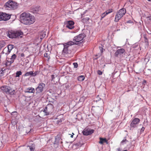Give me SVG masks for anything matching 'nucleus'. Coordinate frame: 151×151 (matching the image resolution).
<instances>
[{"label":"nucleus","instance_id":"1","mask_svg":"<svg viewBox=\"0 0 151 151\" xmlns=\"http://www.w3.org/2000/svg\"><path fill=\"white\" fill-rule=\"evenodd\" d=\"M21 22L24 24L29 25L33 23L35 21V17L28 12H23L20 16Z\"/></svg>","mask_w":151,"mask_h":151},{"label":"nucleus","instance_id":"2","mask_svg":"<svg viewBox=\"0 0 151 151\" xmlns=\"http://www.w3.org/2000/svg\"><path fill=\"white\" fill-rule=\"evenodd\" d=\"M4 6L8 10H14L17 8L18 4L13 1L9 0L6 3Z\"/></svg>","mask_w":151,"mask_h":151},{"label":"nucleus","instance_id":"3","mask_svg":"<svg viewBox=\"0 0 151 151\" xmlns=\"http://www.w3.org/2000/svg\"><path fill=\"white\" fill-rule=\"evenodd\" d=\"M126 13V10L125 9L122 8L120 9L116 13L114 20L115 22H118L120 19Z\"/></svg>","mask_w":151,"mask_h":151},{"label":"nucleus","instance_id":"4","mask_svg":"<svg viewBox=\"0 0 151 151\" xmlns=\"http://www.w3.org/2000/svg\"><path fill=\"white\" fill-rule=\"evenodd\" d=\"M85 37V35L84 34H81L77 35L74 38L73 41L76 42L75 45H79L81 44L83 42V38Z\"/></svg>","mask_w":151,"mask_h":151},{"label":"nucleus","instance_id":"5","mask_svg":"<svg viewBox=\"0 0 151 151\" xmlns=\"http://www.w3.org/2000/svg\"><path fill=\"white\" fill-rule=\"evenodd\" d=\"M53 108V106L52 104L47 105L44 111L45 115H47L51 114L54 111Z\"/></svg>","mask_w":151,"mask_h":151},{"label":"nucleus","instance_id":"6","mask_svg":"<svg viewBox=\"0 0 151 151\" xmlns=\"http://www.w3.org/2000/svg\"><path fill=\"white\" fill-rule=\"evenodd\" d=\"M11 15L0 12V21H7L10 18Z\"/></svg>","mask_w":151,"mask_h":151},{"label":"nucleus","instance_id":"7","mask_svg":"<svg viewBox=\"0 0 151 151\" xmlns=\"http://www.w3.org/2000/svg\"><path fill=\"white\" fill-rule=\"evenodd\" d=\"M45 86V84L42 83L39 84L38 87L35 89L36 93L39 94V97L40 96V93H42L43 90V88Z\"/></svg>","mask_w":151,"mask_h":151},{"label":"nucleus","instance_id":"8","mask_svg":"<svg viewBox=\"0 0 151 151\" xmlns=\"http://www.w3.org/2000/svg\"><path fill=\"white\" fill-rule=\"evenodd\" d=\"M140 122V120L139 119L137 118H134L132 120L130 123V127L133 128L136 127Z\"/></svg>","mask_w":151,"mask_h":151},{"label":"nucleus","instance_id":"9","mask_svg":"<svg viewBox=\"0 0 151 151\" xmlns=\"http://www.w3.org/2000/svg\"><path fill=\"white\" fill-rule=\"evenodd\" d=\"M94 130L93 129H88L86 128H85L83 131V134L85 135H88L91 134L93 133Z\"/></svg>","mask_w":151,"mask_h":151},{"label":"nucleus","instance_id":"10","mask_svg":"<svg viewBox=\"0 0 151 151\" xmlns=\"http://www.w3.org/2000/svg\"><path fill=\"white\" fill-rule=\"evenodd\" d=\"M7 36L10 38H16V31L13 30L8 31Z\"/></svg>","mask_w":151,"mask_h":151},{"label":"nucleus","instance_id":"11","mask_svg":"<svg viewBox=\"0 0 151 151\" xmlns=\"http://www.w3.org/2000/svg\"><path fill=\"white\" fill-rule=\"evenodd\" d=\"M74 23L73 21H69L67 22L66 27L69 29H72L74 27Z\"/></svg>","mask_w":151,"mask_h":151},{"label":"nucleus","instance_id":"12","mask_svg":"<svg viewBox=\"0 0 151 151\" xmlns=\"http://www.w3.org/2000/svg\"><path fill=\"white\" fill-rule=\"evenodd\" d=\"M125 51L124 49L123 48L119 49L115 53L114 55L115 56L117 57L119 55H121Z\"/></svg>","mask_w":151,"mask_h":151},{"label":"nucleus","instance_id":"13","mask_svg":"<svg viewBox=\"0 0 151 151\" xmlns=\"http://www.w3.org/2000/svg\"><path fill=\"white\" fill-rule=\"evenodd\" d=\"M39 7L36 6H32L30 9L31 12L34 13H37L39 12Z\"/></svg>","mask_w":151,"mask_h":151},{"label":"nucleus","instance_id":"14","mask_svg":"<svg viewBox=\"0 0 151 151\" xmlns=\"http://www.w3.org/2000/svg\"><path fill=\"white\" fill-rule=\"evenodd\" d=\"M9 88V87L7 86H4L1 87V89L4 93H7L8 89Z\"/></svg>","mask_w":151,"mask_h":151},{"label":"nucleus","instance_id":"15","mask_svg":"<svg viewBox=\"0 0 151 151\" xmlns=\"http://www.w3.org/2000/svg\"><path fill=\"white\" fill-rule=\"evenodd\" d=\"M23 35V33L20 30L16 31V38L19 37H22Z\"/></svg>","mask_w":151,"mask_h":151},{"label":"nucleus","instance_id":"16","mask_svg":"<svg viewBox=\"0 0 151 151\" xmlns=\"http://www.w3.org/2000/svg\"><path fill=\"white\" fill-rule=\"evenodd\" d=\"M68 46L67 45H65V44L64 45V48L63 50V52L67 54L68 53Z\"/></svg>","mask_w":151,"mask_h":151},{"label":"nucleus","instance_id":"17","mask_svg":"<svg viewBox=\"0 0 151 151\" xmlns=\"http://www.w3.org/2000/svg\"><path fill=\"white\" fill-rule=\"evenodd\" d=\"M100 141L99 142V143L101 144H102L104 142L107 143V140L105 138H103L101 137L99 138Z\"/></svg>","mask_w":151,"mask_h":151},{"label":"nucleus","instance_id":"18","mask_svg":"<svg viewBox=\"0 0 151 151\" xmlns=\"http://www.w3.org/2000/svg\"><path fill=\"white\" fill-rule=\"evenodd\" d=\"M27 92L29 93H34L35 92V89L32 88H28L27 89Z\"/></svg>","mask_w":151,"mask_h":151},{"label":"nucleus","instance_id":"19","mask_svg":"<svg viewBox=\"0 0 151 151\" xmlns=\"http://www.w3.org/2000/svg\"><path fill=\"white\" fill-rule=\"evenodd\" d=\"M24 76L33 77V71H30L26 72L24 74Z\"/></svg>","mask_w":151,"mask_h":151},{"label":"nucleus","instance_id":"20","mask_svg":"<svg viewBox=\"0 0 151 151\" xmlns=\"http://www.w3.org/2000/svg\"><path fill=\"white\" fill-rule=\"evenodd\" d=\"M14 90L9 87V88L8 89L7 93L12 95L14 94Z\"/></svg>","mask_w":151,"mask_h":151},{"label":"nucleus","instance_id":"21","mask_svg":"<svg viewBox=\"0 0 151 151\" xmlns=\"http://www.w3.org/2000/svg\"><path fill=\"white\" fill-rule=\"evenodd\" d=\"M14 47V45H9L8 46V52H10L12 50Z\"/></svg>","mask_w":151,"mask_h":151},{"label":"nucleus","instance_id":"22","mask_svg":"<svg viewBox=\"0 0 151 151\" xmlns=\"http://www.w3.org/2000/svg\"><path fill=\"white\" fill-rule=\"evenodd\" d=\"M39 35L40 39L42 40L45 36V32H42L40 33Z\"/></svg>","mask_w":151,"mask_h":151},{"label":"nucleus","instance_id":"23","mask_svg":"<svg viewBox=\"0 0 151 151\" xmlns=\"http://www.w3.org/2000/svg\"><path fill=\"white\" fill-rule=\"evenodd\" d=\"M5 44L4 41H0V50L5 46Z\"/></svg>","mask_w":151,"mask_h":151},{"label":"nucleus","instance_id":"24","mask_svg":"<svg viewBox=\"0 0 151 151\" xmlns=\"http://www.w3.org/2000/svg\"><path fill=\"white\" fill-rule=\"evenodd\" d=\"M16 58L17 56L15 54H14L12 55L11 58V60L12 61V63H13L14 62V60L16 59Z\"/></svg>","mask_w":151,"mask_h":151},{"label":"nucleus","instance_id":"25","mask_svg":"<svg viewBox=\"0 0 151 151\" xmlns=\"http://www.w3.org/2000/svg\"><path fill=\"white\" fill-rule=\"evenodd\" d=\"M12 63H12L11 60L10 61H9L8 60H7L5 63V65L7 67H9L11 66V64Z\"/></svg>","mask_w":151,"mask_h":151},{"label":"nucleus","instance_id":"26","mask_svg":"<svg viewBox=\"0 0 151 151\" xmlns=\"http://www.w3.org/2000/svg\"><path fill=\"white\" fill-rule=\"evenodd\" d=\"M76 42H73L72 41H70L67 42L66 44H65V45H72L75 44Z\"/></svg>","mask_w":151,"mask_h":151},{"label":"nucleus","instance_id":"27","mask_svg":"<svg viewBox=\"0 0 151 151\" xmlns=\"http://www.w3.org/2000/svg\"><path fill=\"white\" fill-rule=\"evenodd\" d=\"M128 142V141L127 140L126 137H125L124 139H123L121 142V144L123 145L126 144L127 142Z\"/></svg>","mask_w":151,"mask_h":151},{"label":"nucleus","instance_id":"28","mask_svg":"<svg viewBox=\"0 0 151 151\" xmlns=\"http://www.w3.org/2000/svg\"><path fill=\"white\" fill-rule=\"evenodd\" d=\"M84 76H81L78 77V80L79 81H82L84 80Z\"/></svg>","mask_w":151,"mask_h":151},{"label":"nucleus","instance_id":"29","mask_svg":"<svg viewBox=\"0 0 151 151\" xmlns=\"http://www.w3.org/2000/svg\"><path fill=\"white\" fill-rule=\"evenodd\" d=\"M22 73L21 71H17L16 73V77H19L22 74Z\"/></svg>","mask_w":151,"mask_h":151},{"label":"nucleus","instance_id":"30","mask_svg":"<svg viewBox=\"0 0 151 151\" xmlns=\"http://www.w3.org/2000/svg\"><path fill=\"white\" fill-rule=\"evenodd\" d=\"M112 11H113V9H110L107 10L105 12V13H106V14L107 15L108 14L112 12Z\"/></svg>","mask_w":151,"mask_h":151},{"label":"nucleus","instance_id":"31","mask_svg":"<svg viewBox=\"0 0 151 151\" xmlns=\"http://www.w3.org/2000/svg\"><path fill=\"white\" fill-rule=\"evenodd\" d=\"M101 99L100 97H99V96L98 95L96 96V98L95 99L94 101L97 102V101H99Z\"/></svg>","mask_w":151,"mask_h":151},{"label":"nucleus","instance_id":"32","mask_svg":"<svg viewBox=\"0 0 151 151\" xmlns=\"http://www.w3.org/2000/svg\"><path fill=\"white\" fill-rule=\"evenodd\" d=\"M39 73V72L38 71H36L33 73V77H35Z\"/></svg>","mask_w":151,"mask_h":151},{"label":"nucleus","instance_id":"33","mask_svg":"<svg viewBox=\"0 0 151 151\" xmlns=\"http://www.w3.org/2000/svg\"><path fill=\"white\" fill-rule=\"evenodd\" d=\"M107 14H106V13H105V12L102 13L101 15V19L104 18L106 15Z\"/></svg>","mask_w":151,"mask_h":151},{"label":"nucleus","instance_id":"34","mask_svg":"<svg viewBox=\"0 0 151 151\" xmlns=\"http://www.w3.org/2000/svg\"><path fill=\"white\" fill-rule=\"evenodd\" d=\"M75 68H77L78 67V64L77 63H74L73 64Z\"/></svg>","mask_w":151,"mask_h":151},{"label":"nucleus","instance_id":"35","mask_svg":"<svg viewBox=\"0 0 151 151\" xmlns=\"http://www.w3.org/2000/svg\"><path fill=\"white\" fill-rule=\"evenodd\" d=\"M62 122V120L61 119H60L59 120H58L57 121V123L58 124H60Z\"/></svg>","mask_w":151,"mask_h":151},{"label":"nucleus","instance_id":"36","mask_svg":"<svg viewBox=\"0 0 151 151\" xmlns=\"http://www.w3.org/2000/svg\"><path fill=\"white\" fill-rule=\"evenodd\" d=\"M97 73L100 75H101L102 74V72L100 70H98V71H97Z\"/></svg>","mask_w":151,"mask_h":151},{"label":"nucleus","instance_id":"37","mask_svg":"<svg viewBox=\"0 0 151 151\" xmlns=\"http://www.w3.org/2000/svg\"><path fill=\"white\" fill-rule=\"evenodd\" d=\"M99 48L100 50L101 53H102L103 52V47H100V46H99Z\"/></svg>","mask_w":151,"mask_h":151},{"label":"nucleus","instance_id":"38","mask_svg":"<svg viewBox=\"0 0 151 151\" xmlns=\"http://www.w3.org/2000/svg\"><path fill=\"white\" fill-rule=\"evenodd\" d=\"M29 149L31 151H33V148L31 146H29Z\"/></svg>","mask_w":151,"mask_h":151},{"label":"nucleus","instance_id":"39","mask_svg":"<svg viewBox=\"0 0 151 151\" xmlns=\"http://www.w3.org/2000/svg\"><path fill=\"white\" fill-rule=\"evenodd\" d=\"M51 77L52 78V80H53V79L54 78V75H52L51 76Z\"/></svg>","mask_w":151,"mask_h":151},{"label":"nucleus","instance_id":"40","mask_svg":"<svg viewBox=\"0 0 151 151\" xmlns=\"http://www.w3.org/2000/svg\"><path fill=\"white\" fill-rule=\"evenodd\" d=\"M145 129V127H142L141 129V132H142L144 131V130Z\"/></svg>","mask_w":151,"mask_h":151},{"label":"nucleus","instance_id":"41","mask_svg":"<svg viewBox=\"0 0 151 151\" xmlns=\"http://www.w3.org/2000/svg\"><path fill=\"white\" fill-rule=\"evenodd\" d=\"M20 56L22 57H24V55L23 53H22L20 54Z\"/></svg>","mask_w":151,"mask_h":151},{"label":"nucleus","instance_id":"42","mask_svg":"<svg viewBox=\"0 0 151 151\" xmlns=\"http://www.w3.org/2000/svg\"><path fill=\"white\" fill-rule=\"evenodd\" d=\"M148 18H149V20H151V17H148Z\"/></svg>","mask_w":151,"mask_h":151},{"label":"nucleus","instance_id":"43","mask_svg":"<svg viewBox=\"0 0 151 151\" xmlns=\"http://www.w3.org/2000/svg\"><path fill=\"white\" fill-rule=\"evenodd\" d=\"M72 134H73V135H71V136H70V137H71V138H73V134H74L73 133Z\"/></svg>","mask_w":151,"mask_h":151},{"label":"nucleus","instance_id":"44","mask_svg":"<svg viewBox=\"0 0 151 151\" xmlns=\"http://www.w3.org/2000/svg\"><path fill=\"white\" fill-rule=\"evenodd\" d=\"M1 55H0V61H1Z\"/></svg>","mask_w":151,"mask_h":151},{"label":"nucleus","instance_id":"45","mask_svg":"<svg viewBox=\"0 0 151 151\" xmlns=\"http://www.w3.org/2000/svg\"><path fill=\"white\" fill-rule=\"evenodd\" d=\"M46 55H47V53L45 54H44V56H45H45H46Z\"/></svg>","mask_w":151,"mask_h":151},{"label":"nucleus","instance_id":"46","mask_svg":"<svg viewBox=\"0 0 151 151\" xmlns=\"http://www.w3.org/2000/svg\"><path fill=\"white\" fill-rule=\"evenodd\" d=\"M46 55H47V53L45 54H44V56H45H45H46Z\"/></svg>","mask_w":151,"mask_h":151},{"label":"nucleus","instance_id":"47","mask_svg":"<svg viewBox=\"0 0 151 151\" xmlns=\"http://www.w3.org/2000/svg\"><path fill=\"white\" fill-rule=\"evenodd\" d=\"M15 112H12V114H13V113H15Z\"/></svg>","mask_w":151,"mask_h":151},{"label":"nucleus","instance_id":"48","mask_svg":"<svg viewBox=\"0 0 151 151\" xmlns=\"http://www.w3.org/2000/svg\"><path fill=\"white\" fill-rule=\"evenodd\" d=\"M145 38L147 40V38L146 37H145Z\"/></svg>","mask_w":151,"mask_h":151},{"label":"nucleus","instance_id":"49","mask_svg":"<svg viewBox=\"0 0 151 151\" xmlns=\"http://www.w3.org/2000/svg\"><path fill=\"white\" fill-rule=\"evenodd\" d=\"M2 52L3 53H4V52H3V51Z\"/></svg>","mask_w":151,"mask_h":151},{"label":"nucleus","instance_id":"50","mask_svg":"<svg viewBox=\"0 0 151 151\" xmlns=\"http://www.w3.org/2000/svg\"><path fill=\"white\" fill-rule=\"evenodd\" d=\"M148 1H150V0H147Z\"/></svg>","mask_w":151,"mask_h":151}]
</instances>
